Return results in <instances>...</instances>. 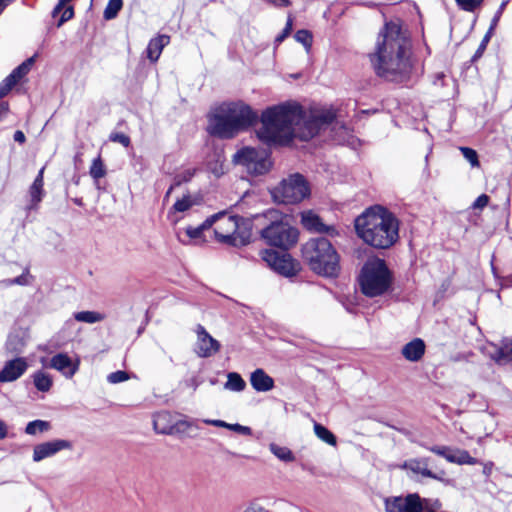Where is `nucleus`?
Wrapping results in <instances>:
<instances>
[{
	"label": "nucleus",
	"instance_id": "nucleus-64",
	"mask_svg": "<svg viewBox=\"0 0 512 512\" xmlns=\"http://www.w3.org/2000/svg\"><path fill=\"white\" fill-rule=\"evenodd\" d=\"M243 512H268V511L260 506L251 505V506L247 507Z\"/></svg>",
	"mask_w": 512,
	"mask_h": 512
},
{
	"label": "nucleus",
	"instance_id": "nucleus-28",
	"mask_svg": "<svg viewBox=\"0 0 512 512\" xmlns=\"http://www.w3.org/2000/svg\"><path fill=\"white\" fill-rule=\"evenodd\" d=\"M225 217L229 222H233L234 224H245L243 217L231 215L226 210H222L210 215L201 224H215L217 221Z\"/></svg>",
	"mask_w": 512,
	"mask_h": 512
},
{
	"label": "nucleus",
	"instance_id": "nucleus-15",
	"mask_svg": "<svg viewBox=\"0 0 512 512\" xmlns=\"http://www.w3.org/2000/svg\"><path fill=\"white\" fill-rule=\"evenodd\" d=\"M29 365L24 357H16L4 363L0 370V383H10L21 378Z\"/></svg>",
	"mask_w": 512,
	"mask_h": 512
},
{
	"label": "nucleus",
	"instance_id": "nucleus-60",
	"mask_svg": "<svg viewBox=\"0 0 512 512\" xmlns=\"http://www.w3.org/2000/svg\"><path fill=\"white\" fill-rule=\"evenodd\" d=\"M36 56H37V55L35 54V55H33L32 57H30V58L26 59L25 61H23V62L20 64V66L24 69V71L26 72V74H28V73H29V71H30V69H31L32 65H33V64H34V62H35V58H36Z\"/></svg>",
	"mask_w": 512,
	"mask_h": 512
},
{
	"label": "nucleus",
	"instance_id": "nucleus-43",
	"mask_svg": "<svg viewBox=\"0 0 512 512\" xmlns=\"http://www.w3.org/2000/svg\"><path fill=\"white\" fill-rule=\"evenodd\" d=\"M460 9L474 12L484 0H455Z\"/></svg>",
	"mask_w": 512,
	"mask_h": 512
},
{
	"label": "nucleus",
	"instance_id": "nucleus-10",
	"mask_svg": "<svg viewBox=\"0 0 512 512\" xmlns=\"http://www.w3.org/2000/svg\"><path fill=\"white\" fill-rule=\"evenodd\" d=\"M262 259L271 269L284 277H293L301 269L300 263L286 252L267 249L262 252Z\"/></svg>",
	"mask_w": 512,
	"mask_h": 512
},
{
	"label": "nucleus",
	"instance_id": "nucleus-38",
	"mask_svg": "<svg viewBox=\"0 0 512 512\" xmlns=\"http://www.w3.org/2000/svg\"><path fill=\"white\" fill-rule=\"evenodd\" d=\"M5 347L10 353H20L24 347V341L18 335L11 334L8 336Z\"/></svg>",
	"mask_w": 512,
	"mask_h": 512
},
{
	"label": "nucleus",
	"instance_id": "nucleus-55",
	"mask_svg": "<svg viewBox=\"0 0 512 512\" xmlns=\"http://www.w3.org/2000/svg\"><path fill=\"white\" fill-rule=\"evenodd\" d=\"M431 452L445 458L449 457V452H452V449L447 446H432L428 448Z\"/></svg>",
	"mask_w": 512,
	"mask_h": 512
},
{
	"label": "nucleus",
	"instance_id": "nucleus-35",
	"mask_svg": "<svg viewBox=\"0 0 512 512\" xmlns=\"http://www.w3.org/2000/svg\"><path fill=\"white\" fill-rule=\"evenodd\" d=\"M294 38L297 42L301 43L307 51H309L313 44V34L307 29L297 30L294 34Z\"/></svg>",
	"mask_w": 512,
	"mask_h": 512
},
{
	"label": "nucleus",
	"instance_id": "nucleus-30",
	"mask_svg": "<svg viewBox=\"0 0 512 512\" xmlns=\"http://www.w3.org/2000/svg\"><path fill=\"white\" fill-rule=\"evenodd\" d=\"M314 433L323 442L331 446H336L337 439L335 435L323 425L314 423Z\"/></svg>",
	"mask_w": 512,
	"mask_h": 512
},
{
	"label": "nucleus",
	"instance_id": "nucleus-40",
	"mask_svg": "<svg viewBox=\"0 0 512 512\" xmlns=\"http://www.w3.org/2000/svg\"><path fill=\"white\" fill-rule=\"evenodd\" d=\"M301 216L300 224H324L320 216L313 210H304L298 213Z\"/></svg>",
	"mask_w": 512,
	"mask_h": 512
},
{
	"label": "nucleus",
	"instance_id": "nucleus-12",
	"mask_svg": "<svg viewBox=\"0 0 512 512\" xmlns=\"http://www.w3.org/2000/svg\"><path fill=\"white\" fill-rule=\"evenodd\" d=\"M428 508L429 501L426 498L422 499L417 493L385 500L386 512H424Z\"/></svg>",
	"mask_w": 512,
	"mask_h": 512
},
{
	"label": "nucleus",
	"instance_id": "nucleus-46",
	"mask_svg": "<svg viewBox=\"0 0 512 512\" xmlns=\"http://www.w3.org/2000/svg\"><path fill=\"white\" fill-rule=\"evenodd\" d=\"M193 202L189 195L184 196L181 199H178L174 205L173 208L178 212H184L187 211L191 206Z\"/></svg>",
	"mask_w": 512,
	"mask_h": 512
},
{
	"label": "nucleus",
	"instance_id": "nucleus-47",
	"mask_svg": "<svg viewBox=\"0 0 512 512\" xmlns=\"http://www.w3.org/2000/svg\"><path fill=\"white\" fill-rule=\"evenodd\" d=\"M109 140L122 144L124 147H129L131 144L130 137L121 132H113L109 136Z\"/></svg>",
	"mask_w": 512,
	"mask_h": 512
},
{
	"label": "nucleus",
	"instance_id": "nucleus-37",
	"mask_svg": "<svg viewBox=\"0 0 512 512\" xmlns=\"http://www.w3.org/2000/svg\"><path fill=\"white\" fill-rule=\"evenodd\" d=\"M266 217L269 221L268 224H290V216L276 209L269 210Z\"/></svg>",
	"mask_w": 512,
	"mask_h": 512
},
{
	"label": "nucleus",
	"instance_id": "nucleus-18",
	"mask_svg": "<svg viewBox=\"0 0 512 512\" xmlns=\"http://www.w3.org/2000/svg\"><path fill=\"white\" fill-rule=\"evenodd\" d=\"M486 354L498 365L512 364V341H503L501 346L490 345L485 348Z\"/></svg>",
	"mask_w": 512,
	"mask_h": 512
},
{
	"label": "nucleus",
	"instance_id": "nucleus-27",
	"mask_svg": "<svg viewBox=\"0 0 512 512\" xmlns=\"http://www.w3.org/2000/svg\"><path fill=\"white\" fill-rule=\"evenodd\" d=\"M33 383L38 391L48 392L53 385L52 377L44 371H36L33 375Z\"/></svg>",
	"mask_w": 512,
	"mask_h": 512
},
{
	"label": "nucleus",
	"instance_id": "nucleus-36",
	"mask_svg": "<svg viewBox=\"0 0 512 512\" xmlns=\"http://www.w3.org/2000/svg\"><path fill=\"white\" fill-rule=\"evenodd\" d=\"M89 173L95 180H98L106 175V167L101 159V156H98L93 160Z\"/></svg>",
	"mask_w": 512,
	"mask_h": 512
},
{
	"label": "nucleus",
	"instance_id": "nucleus-54",
	"mask_svg": "<svg viewBox=\"0 0 512 512\" xmlns=\"http://www.w3.org/2000/svg\"><path fill=\"white\" fill-rule=\"evenodd\" d=\"M229 430H232L241 435L250 436L252 435V430L248 426H243L241 424L235 423L229 425Z\"/></svg>",
	"mask_w": 512,
	"mask_h": 512
},
{
	"label": "nucleus",
	"instance_id": "nucleus-23",
	"mask_svg": "<svg viewBox=\"0 0 512 512\" xmlns=\"http://www.w3.org/2000/svg\"><path fill=\"white\" fill-rule=\"evenodd\" d=\"M43 173H44V168H41L39 170L37 176L35 177L32 185L29 188V195H30V198H31V205L29 206L30 209L35 207L42 200V197H43V194H44V190H43V185H44Z\"/></svg>",
	"mask_w": 512,
	"mask_h": 512
},
{
	"label": "nucleus",
	"instance_id": "nucleus-21",
	"mask_svg": "<svg viewBox=\"0 0 512 512\" xmlns=\"http://www.w3.org/2000/svg\"><path fill=\"white\" fill-rule=\"evenodd\" d=\"M428 464L427 458L410 459L404 463V468L409 469L415 474H420L423 477L440 480L441 478L428 468Z\"/></svg>",
	"mask_w": 512,
	"mask_h": 512
},
{
	"label": "nucleus",
	"instance_id": "nucleus-39",
	"mask_svg": "<svg viewBox=\"0 0 512 512\" xmlns=\"http://www.w3.org/2000/svg\"><path fill=\"white\" fill-rule=\"evenodd\" d=\"M493 33H494V31H492V29L487 30V32L485 33L483 39L481 40V42L477 48V50L475 51L474 55L471 57L470 63H475L477 60H479L482 57L491 37L493 36Z\"/></svg>",
	"mask_w": 512,
	"mask_h": 512
},
{
	"label": "nucleus",
	"instance_id": "nucleus-33",
	"mask_svg": "<svg viewBox=\"0 0 512 512\" xmlns=\"http://www.w3.org/2000/svg\"><path fill=\"white\" fill-rule=\"evenodd\" d=\"M122 7L123 0H109L103 13L104 19L112 20L116 18Z\"/></svg>",
	"mask_w": 512,
	"mask_h": 512
},
{
	"label": "nucleus",
	"instance_id": "nucleus-14",
	"mask_svg": "<svg viewBox=\"0 0 512 512\" xmlns=\"http://www.w3.org/2000/svg\"><path fill=\"white\" fill-rule=\"evenodd\" d=\"M72 448V442L65 439L42 442L34 446L32 459L34 462H41L46 458L53 457L62 450H71Z\"/></svg>",
	"mask_w": 512,
	"mask_h": 512
},
{
	"label": "nucleus",
	"instance_id": "nucleus-41",
	"mask_svg": "<svg viewBox=\"0 0 512 512\" xmlns=\"http://www.w3.org/2000/svg\"><path fill=\"white\" fill-rule=\"evenodd\" d=\"M463 157L471 164L472 167H479L480 161L478 153L475 149L470 147H460Z\"/></svg>",
	"mask_w": 512,
	"mask_h": 512
},
{
	"label": "nucleus",
	"instance_id": "nucleus-13",
	"mask_svg": "<svg viewBox=\"0 0 512 512\" xmlns=\"http://www.w3.org/2000/svg\"><path fill=\"white\" fill-rule=\"evenodd\" d=\"M378 220H380L379 224H401L397 216L381 204L367 207L353 220L352 224H372Z\"/></svg>",
	"mask_w": 512,
	"mask_h": 512
},
{
	"label": "nucleus",
	"instance_id": "nucleus-2",
	"mask_svg": "<svg viewBox=\"0 0 512 512\" xmlns=\"http://www.w3.org/2000/svg\"><path fill=\"white\" fill-rule=\"evenodd\" d=\"M304 116L305 110L298 102L268 106L259 115L261 127L256 135L268 147L289 146L296 137L294 126L299 125Z\"/></svg>",
	"mask_w": 512,
	"mask_h": 512
},
{
	"label": "nucleus",
	"instance_id": "nucleus-59",
	"mask_svg": "<svg viewBox=\"0 0 512 512\" xmlns=\"http://www.w3.org/2000/svg\"><path fill=\"white\" fill-rule=\"evenodd\" d=\"M36 56H37V55L35 54V55H33L32 57H30V58L26 59L25 61H23V62L20 64V66L24 69V71L26 72V74H28V73H29V71H30V69H31L32 65H33V64H34V62H35V58H36Z\"/></svg>",
	"mask_w": 512,
	"mask_h": 512
},
{
	"label": "nucleus",
	"instance_id": "nucleus-44",
	"mask_svg": "<svg viewBox=\"0 0 512 512\" xmlns=\"http://www.w3.org/2000/svg\"><path fill=\"white\" fill-rule=\"evenodd\" d=\"M292 29H293V18L291 15H288L284 29L275 38V44L278 45V44L282 43L291 34Z\"/></svg>",
	"mask_w": 512,
	"mask_h": 512
},
{
	"label": "nucleus",
	"instance_id": "nucleus-62",
	"mask_svg": "<svg viewBox=\"0 0 512 512\" xmlns=\"http://www.w3.org/2000/svg\"><path fill=\"white\" fill-rule=\"evenodd\" d=\"M9 112V103L0 101V121H2Z\"/></svg>",
	"mask_w": 512,
	"mask_h": 512
},
{
	"label": "nucleus",
	"instance_id": "nucleus-34",
	"mask_svg": "<svg viewBox=\"0 0 512 512\" xmlns=\"http://www.w3.org/2000/svg\"><path fill=\"white\" fill-rule=\"evenodd\" d=\"M270 451L280 460L285 462L294 461L295 457L292 451L287 447L278 446L276 444L270 445Z\"/></svg>",
	"mask_w": 512,
	"mask_h": 512
},
{
	"label": "nucleus",
	"instance_id": "nucleus-17",
	"mask_svg": "<svg viewBox=\"0 0 512 512\" xmlns=\"http://www.w3.org/2000/svg\"><path fill=\"white\" fill-rule=\"evenodd\" d=\"M80 361H73L66 353L54 355L49 362V367L60 372L65 378L71 379L79 370Z\"/></svg>",
	"mask_w": 512,
	"mask_h": 512
},
{
	"label": "nucleus",
	"instance_id": "nucleus-11",
	"mask_svg": "<svg viewBox=\"0 0 512 512\" xmlns=\"http://www.w3.org/2000/svg\"><path fill=\"white\" fill-rule=\"evenodd\" d=\"M261 236L271 246L288 249L297 242L299 231L295 226H265Z\"/></svg>",
	"mask_w": 512,
	"mask_h": 512
},
{
	"label": "nucleus",
	"instance_id": "nucleus-7",
	"mask_svg": "<svg viewBox=\"0 0 512 512\" xmlns=\"http://www.w3.org/2000/svg\"><path fill=\"white\" fill-rule=\"evenodd\" d=\"M311 194L309 182L301 173H294L283 179L271 191L275 202L281 204H297Z\"/></svg>",
	"mask_w": 512,
	"mask_h": 512
},
{
	"label": "nucleus",
	"instance_id": "nucleus-49",
	"mask_svg": "<svg viewBox=\"0 0 512 512\" xmlns=\"http://www.w3.org/2000/svg\"><path fill=\"white\" fill-rule=\"evenodd\" d=\"M508 2H509V0H504L500 4L499 8L495 12V14H494V16H493V18L491 20V23H490V26H489L488 29H492V31L495 30V28L497 27V25L499 23V20H500L502 14H503V11H504L505 7L507 6Z\"/></svg>",
	"mask_w": 512,
	"mask_h": 512
},
{
	"label": "nucleus",
	"instance_id": "nucleus-31",
	"mask_svg": "<svg viewBox=\"0 0 512 512\" xmlns=\"http://www.w3.org/2000/svg\"><path fill=\"white\" fill-rule=\"evenodd\" d=\"M74 318L79 322L93 324L104 320L105 316L95 311H80L74 314Z\"/></svg>",
	"mask_w": 512,
	"mask_h": 512
},
{
	"label": "nucleus",
	"instance_id": "nucleus-45",
	"mask_svg": "<svg viewBox=\"0 0 512 512\" xmlns=\"http://www.w3.org/2000/svg\"><path fill=\"white\" fill-rule=\"evenodd\" d=\"M130 379V376L127 372L118 370L116 372H112L107 376V380L111 384H117Z\"/></svg>",
	"mask_w": 512,
	"mask_h": 512
},
{
	"label": "nucleus",
	"instance_id": "nucleus-4",
	"mask_svg": "<svg viewBox=\"0 0 512 512\" xmlns=\"http://www.w3.org/2000/svg\"><path fill=\"white\" fill-rule=\"evenodd\" d=\"M213 229V226H181L176 231V236L183 244H201L207 241L208 237L215 236L222 244L234 247L247 245L252 239L251 226H230L231 229Z\"/></svg>",
	"mask_w": 512,
	"mask_h": 512
},
{
	"label": "nucleus",
	"instance_id": "nucleus-3",
	"mask_svg": "<svg viewBox=\"0 0 512 512\" xmlns=\"http://www.w3.org/2000/svg\"><path fill=\"white\" fill-rule=\"evenodd\" d=\"M210 136L230 140L259 122V114L242 100L224 101L207 115Z\"/></svg>",
	"mask_w": 512,
	"mask_h": 512
},
{
	"label": "nucleus",
	"instance_id": "nucleus-42",
	"mask_svg": "<svg viewBox=\"0 0 512 512\" xmlns=\"http://www.w3.org/2000/svg\"><path fill=\"white\" fill-rule=\"evenodd\" d=\"M314 116L322 128L332 124L336 119V115L332 111H323L321 113L315 114Z\"/></svg>",
	"mask_w": 512,
	"mask_h": 512
},
{
	"label": "nucleus",
	"instance_id": "nucleus-20",
	"mask_svg": "<svg viewBox=\"0 0 512 512\" xmlns=\"http://www.w3.org/2000/svg\"><path fill=\"white\" fill-rule=\"evenodd\" d=\"M250 384L257 392H268L274 388L273 378L261 368L251 373Z\"/></svg>",
	"mask_w": 512,
	"mask_h": 512
},
{
	"label": "nucleus",
	"instance_id": "nucleus-16",
	"mask_svg": "<svg viewBox=\"0 0 512 512\" xmlns=\"http://www.w3.org/2000/svg\"><path fill=\"white\" fill-rule=\"evenodd\" d=\"M197 342L196 353L198 356L206 358L216 354L220 350V343L213 338L202 325L196 328Z\"/></svg>",
	"mask_w": 512,
	"mask_h": 512
},
{
	"label": "nucleus",
	"instance_id": "nucleus-63",
	"mask_svg": "<svg viewBox=\"0 0 512 512\" xmlns=\"http://www.w3.org/2000/svg\"><path fill=\"white\" fill-rule=\"evenodd\" d=\"M13 139L15 142H18L20 144H23L26 141L25 134L21 130L15 131V133L13 135Z\"/></svg>",
	"mask_w": 512,
	"mask_h": 512
},
{
	"label": "nucleus",
	"instance_id": "nucleus-50",
	"mask_svg": "<svg viewBox=\"0 0 512 512\" xmlns=\"http://www.w3.org/2000/svg\"><path fill=\"white\" fill-rule=\"evenodd\" d=\"M16 84L7 76L0 83V99L9 94Z\"/></svg>",
	"mask_w": 512,
	"mask_h": 512
},
{
	"label": "nucleus",
	"instance_id": "nucleus-5",
	"mask_svg": "<svg viewBox=\"0 0 512 512\" xmlns=\"http://www.w3.org/2000/svg\"><path fill=\"white\" fill-rule=\"evenodd\" d=\"M303 257L319 275L335 277L340 271L339 256L325 238H314L303 245Z\"/></svg>",
	"mask_w": 512,
	"mask_h": 512
},
{
	"label": "nucleus",
	"instance_id": "nucleus-26",
	"mask_svg": "<svg viewBox=\"0 0 512 512\" xmlns=\"http://www.w3.org/2000/svg\"><path fill=\"white\" fill-rule=\"evenodd\" d=\"M447 461L458 465H475L478 462L476 458L470 456L468 451L462 449H454L452 452H449Z\"/></svg>",
	"mask_w": 512,
	"mask_h": 512
},
{
	"label": "nucleus",
	"instance_id": "nucleus-6",
	"mask_svg": "<svg viewBox=\"0 0 512 512\" xmlns=\"http://www.w3.org/2000/svg\"><path fill=\"white\" fill-rule=\"evenodd\" d=\"M392 283L391 273L384 260L371 258L366 261L359 275V285L367 297L381 296Z\"/></svg>",
	"mask_w": 512,
	"mask_h": 512
},
{
	"label": "nucleus",
	"instance_id": "nucleus-61",
	"mask_svg": "<svg viewBox=\"0 0 512 512\" xmlns=\"http://www.w3.org/2000/svg\"><path fill=\"white\" fill-rule=\"evenodd\" d=\"M266 1L269 4H271L275 7H278V8L289 7L292 4L290 0H266Z\"/></svg>",
	"mask_w": 512,
	"mask_h": 512
},
{
	"label": "nucleus",
	"instance_id": "nucleus-57",
	"mask_svg": "<svg viewBox=\"0 0 512 512\" xmlns=\"http://www.w3.org/2000/svg\"><path fill=\"white\" fill-rule=\"evenodd\" d=\"M203 422L207 425L226 428V429H229V425H230V423H227L223 420H218V419H204Z\"/></svg>",
	"mask_w": 512,
	"mask_h": 512
},
{
	"label": "nucleus",
	"instance_id": "nucleus-1",
	"mask_svg": "<svg viewBox=\"0 0 512 512\" xmlns=\"http://www.w3.org/2000/svg\"><path fill=\"white\" fill-rule=\"evenodd\" d=\"M412 42L400 20L385 21L377 37L375 52L369 55L377 76L404 83L412 71Z\"/></svg>",
	"mask_w": 512,
	"mask_h": 512
},
{
	"label": "nucleus",
	"instance_id": "nucleus-29",
	"mask_svg": "<svg viewBox=\"0 0 512 512\" xmlns=\"http://www.w3.org/2000/svg\"><path fill=\"white\" fill-rule=\"evenodd\" d=\"M227 382L225 388L231 391L241 392L246 388V383L240 374L236 372H230L227 375Z\"/></svg>",
	"mask_w": 512,
	"mask_h": 512
},
{
	"label": "nucleus",
	"instance_id": "nucleus-22",
	"mask_svg": "<svg viewBox=\"0 0 512 512\" xmlns=\"http://www.w3.org/2000/svg\"><path fill=\"white\" fill-rule=\"evenodd\" d=\"M170 37L168 35H159L152 38L147 46V57L151 62L158 60L163 48L169 43Z\"/></svg>",
	"mask_w": 512,
	"mask_h": 512
},
{
	"label": "nucleus",
	"instance_id": "nucleus-56",
	"mask_svg": "<svg viewBox=\"0 0 512 512\" xmlns=\"http://www.w3.org/2000/svg\"><path fill=\"white\" fill-rule=\"evenodd\" d=\"M489 196L486 194H481L476 198V200L472 204L473 209H482L489 203Z\"/></svg>",
	"mask_w": 512,
	"mask_h": 512
},
{
	"label": "nucleus",
	"instance_id": "nucleus-9",
	"mask_svg": "<svg viewBox=\"0 0 512 512\" xmlns=\"http://www.w3.org/2000/svg\"><path fill=\"white\" fill-rule=\"evenodd\" d=\"M357 235L367 244L385 249L398 239V226H354Z\"/></svg>",
	"mask_w": 512,
	"mask_h": 512
},
{
	"label": "nucleus",
	"instance_id": "nucleus-52",
	"mask_svg": "<svg viewBox=\"0 0 512 512\" xmlns=\"http://www.w3.org/2000/svg\"><path fill=\"white\" fill-rule=\"evenodd\" d=\"M74 17V8L73 6H67L64 8V11L62 12L60 18L58 19L56 26L59 28L61 27L65 22L69 21Z\"/></svg>",
	"mask_w": 512,
	"mask_h": 512
},
{
	"label": "nucleus",
	"instance_id": "nucleus-58",
	"mask_svg": "<svg viewBox=\"0 0 512 512\" xmlns=\"http://www.w3.org/2000/svg\"><path fill=\"white\" fill-rule=\"evenodd\" d=\"M310 232L319 233H331L334 230V226H306Z\"/></svg>",
	"mask_w": 512,
	"mask_h": 512
},
{
	"label": "nucleus",
	"instance_id": "nucleus-53",
	"mask_svg": "<svg viewBox=\"0 0 512 512\" xmlns=\"http://www.w3.org/2000/svg\"><path fill=\"white\" fill-rule=\"evenodd\" d=\"M26 72L24 69L18 65L15 69L12 70V72L8 75V77L17 84L22 78L26 76Z\"/></svg>",
	"mask_w": 512,
	"mask_h": 512
},
{
	"label": "nucleus",
	"instance_id": "nucleus-48",
	"mask_svg": "<svg viewBox=\"0 0 512 512\" xmlns=\"http://www.w3.org/2000/svg\"><path fill=\"white\" fill-rule=\"evenodd\" d=\"M195 174V171L192 169H187L183 171L182 173H179L174 178V184L176 186L181 185L182 183L189 182Z\"/></svg>",
	"mask_w": 512,
	"mask_h": 512
},
{
	"label": "nucleus",
	"instance_id": "nucleus-8",
	"mask_svg": "<svg viewBox=\"0 0 512 512\" xmlns=\"http://www.w3.org/2000/svg\"><path fill=\"white\" fill-rule=\"evenodd\" d=\"M233 162L244 166L254 176L264 175L272 167L270 152L249 146L239 149L233 156Z\"/></svg>",
	"mask_w": 512,
	"mask_h": 512
},
{
	"label": "nucleus",
	"instance_id": "nucleus-25",
	"mask_svg": "<svg viewBox=\"0 0 512 512\" xmlns=\"http://www.w3.org/2000/svg\"><path fill=\"white\" fill-rule=\"evenodd\" d=\"M301 123H303L304 126L303 136H301L302 140H309L317 136L322 129L314 115L309 117L305 115Z\"/></svg>",
	"mask_w": 512,
	"mask_h": 512
},
{
	"label": "nucleus",
	"instance_id": "nucleus-51",
	"mask_svg": "<svg viewBox=\"0 0 512 512\" xmlns=\"http://www.w3.org/2000/svg\"><path fill=\"white\" fill-rule=\"evenodd\" d=\"M5 283L7 285H28L29 284V271L25 269V271L18 277L6 280Z\"/></svg>",
	"mask_w": 512,
	"mask_h": 512
},
{
	"label": "nucleus",
	"instance_id": "nucleus-24",
	"mask_svg": "<svg viewBox=\"0 0 512 512\" xmlns=\"http://www.w3.org/2000/svg\"><path fill=\"white\" fill-rule=\"evenodd\" d=\"M171 418V414L166 411L155 414L153 418L154 429L160 434H171L173 432Z\"/></svg>",
	"mask_w": 512,
	"mask_h": 512
},
{
	"label": "nucleus",
	"instance_id": "nucleus-19",
	"mask_svg": "<svg viewBox=\"0 0 512 512\" xmlns=\"http://www.w3.org/2000/svg\"><path fill=\"white\" fill-rule=\"evenodd\" d=\"M425 349L424 341L420 338H415L402 347L401 354L406 360L417 362L424 356Z\"/></svg>",
	"mask_w": 512,
	"mask_h": 512
},
{
	"label": "nucleus",
	"instance_id": "nucleus-32",
	"mask_svg": "<svg viewBox=\"0 0 512 512\" xmlns=\"http://www.w3.org/2000/svg\"><path fill=\"white\" fill-rule=\"evenodd\" d=\"M51 428L48 421L34 420L26 425L25 433L28 435H36L37 433L47 432Z\"/></svg>",
	"mask_w": 512,
	"mask_h": 512
}]
</instances>
